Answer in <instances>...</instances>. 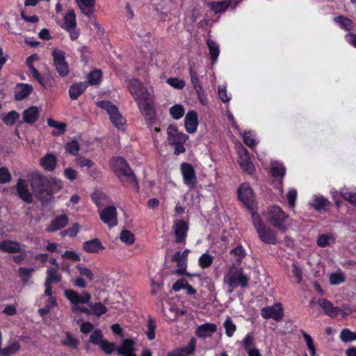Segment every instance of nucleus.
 <instances>
[{"label":"nucleus","instance_id":"f257e3e1","mask_svg":"<svg viewBox=\"0 0 356 356\" xmlns=\"http://www.w3.org/2000/svg\"><path fill=\"white\" fill-rule=\"evenodd\" d=\"M127 87L140 111L144 114L150 115L152 112V99L147 88L136 79H129Z\"/></svg>","mask_w":356,"mask_h":356},{"label":"nucleus","instance_id":"f03ea898","mask_svg":"<svg viewBox=\"0 0 356 356\" xmlns=\"http://www.w3.org/2000/svg\"><path fill=\"white\" fill-rule=\"evenodd\" d=\"M111 166L115 174L122 182L137 186L136 177L123 158H113L111 160Z\"/></svg>","mask_w":356,"mask_h":356},{"label":"nucleus","instance_id":"7ed1b4c3","mask_svg":"<svg viewBox=\"0 0 356 356\" xmlns=\"http://www.w3.org/2000/svg\"><path fill=\"white\" fill-rule=\"evenodd\" d=\"M266 220L277 229L284 231L286 227L284 225L287 216L279 207H271L264 214Z\"/></svg>","mask_w":356,"mask_h":356},{"label":"nucleus","instance_id":"20e7f679","mask_svg":"<svg viewBox=\"0 0 356 356\" xmlns=\"http://www.w3.org/2000/svg\"><path fill=\"white\" fill-rule=\"evenodd\" d=\"M97 106L106 111L113 125L118 129L122 127L125 124V120L120 113L118 107L108 101H100Z\"/></svg>","mask_w":356,"mask_h":356},{"label":"nucleus","instance_id":"39448f33","mask_svg":"<svg viewBox=\"0 0 356 356\" xmlns=\"http://www.w3.org/2000/svg\"><path fill=\"white\" fill-rule=\"evenodd\" d=\"M249 278L241 270L230 272L224 278V282L228 286V292L232 293L238 286H248Z\"/></svg>","mask_w":356,"mask_h":356},{"label":"nucleus","instance_id":"423d86ee","mask_svg":"<svg viewBox=\"0 0 356 356\" xmlns=\"http://www.w3.org/2000/svg\"><path fill=\"white\" fill-rule=\"evenodd\" d=\"M317 305L322 308L325 315L331 318H335L340 314V307L334 306L331 301L325 298H320L318 300L312 298L310 300L309 307L312 309L314 312H315Z\"/></svg>","mask_w":356,"mask_h":356},{"label":"nucleus","instance_id":"0eeeda50","mask_svg":"<svg viewBox=\"0 0 356 356\" xmlns=\"http://www.w3.org/2000/svg\"><path fill=\"white\" fill-rule=\"evenodd\" d=\"M238 196L239 200L248 208L249 211H252L255 206L254 195L250 186L243 183L238 188Z\"/></svg>","mask_w":356,"mask_h":356},{"label":"nucleus","instance_id":"6e6552de","mask_svg":"<svg viewBox=\"0 0 356 356\" xmlns=\"http://www.w3.org/2000/svg\"><path fill=\"white\" fill-rule=\"evenodd\" d=\"M183 181L189 188H194L197 184V177L194 168L188 163H183L180 166Z\"/></svg>","mask_w":356,"mask_h":356},{"label":"nucleus","instance_id":"1a4fd4ad","mask_svg":"<svg viewBox=\"0 0 356 356\" xmlns=\"http://www.w3.org/2000/svg\"><path fill=\"white\" fill-rule=\"evenodd\" d=\"M65 298L72 304V305H78L79 304H89L91 300V296L87 291H83L78 293L72 289H66L64 291Z\"/></svg>","mask_w":356,"mask_h":356},{"label":"nucleus","instance_id":"9d476101","mask_svg":"<svg viewBox=\"0 0 356 356\" xmlns=\"http://www.w3.org/2000/svg\"><path fill=\"white\" fill-rule=\"evenodd\" d=\"M54 63L58 74L65 76L69 73V67L65 61V53L61 50L54 49L52 52Z\"/></svg>","mask_w":356,"mask_h":356},{"label":"nucleus","instance_id":"9b49d317","mask_svg":"<svg viewBox=\"0 0 356 356\" xmlns=\"http://www.w3.org/2000/svg\"><path fill=\"white\" fill-rule=\"evenodd\" d=\"M261 315L264 319L272 318L275 321H280L283 318V308L280 303H275L272 306L264 307Z\"/></svg>","mask_w":356,"mask_h":356},{"label":"nucleus","instance_id":"f8f14e48","mask_svg":"<svg viewBox=\"0 0 356 356\" xmlns=\"http://www.w3.org/2000/svg\"><path fill=\"white\" fill-rule=\"evenodd\" d=\"M99 218L110 228L118 225L117 210L114 206H110L104 209L99 213Z\"/></svg>","mask_w":356,"mask_h":356},{"label":"nucleus","instance_id":"ddd939ff","mask_svg":"<svg viewBox=\"0 0 356 356\" xmlns=\"http://www.w3.org/2000/svg\"><path fill=\"white\" fill-rule=\"evenodd\" d=\"M172 229L175 236V242L185 244L188 231V223L183 220H177L174 222Z\"/></svg>","mask_w":356,"mask_h":356},{"label":"nucleus","instance_id":"4468645a","mask_svg":"<svg viewBox=\"0 0 356 356\" xmlns=\"http://www.w3.org/2000/svg\"><path fill=\"white\" fill-rule=\"evenodd\" d=\"M238 154L239 156V164L241 168L248 174H252L254 171L253 164L250 160L248 152L243 146L240 145L238 148Z\"/></svg>","mask_w":356,"mask_h":356},{"label":"nucleus","instance_id":"2eb2a0df","mask_svg":"<svg viewBox=\"0 0 356 356\" xmlns=\"http://www.w3.org/2000/svg\"><path fill=\"white\" fill-rule=\"evenodd\" d=\"M167 133L168 141L170 145L184 143L188 138L186 134L179 132L178 129L173 126L168 127Z\"/></svg>","mask_w":356,"mask_h":356},{"label":"nucleus","instance_id":"dca6fc26","mask_svg":"<svg viewBox=\"0 0 356 356\" xmlns=\"http://www.w3.org/2000/svg\"><path fill=\"white\" fill-rule=\"evenodd\" d=\"M217 330V326L215 323H207L197 327L195 334L201 339L210 337Z\"/></svg>","mask_w":356,"mask_h":356},{"label":"nucleus","instance_id":"f3484780","mask_svg":"<svg viewBox=\"0 0 356 356\" xmlns=\"http://www.w3.org/2000/svg\"><path fill=\"white\" fill-rule=\"evenodd\" d=\"M17 191L19 197L27 203H31L33 200L32 195L29 191V184L25 179H19L17 181Z\"/></svg>","mask_w":356,"mask_h":356},{"label":"nucleus","instance_id":"a211bd4d","mask_svg":"<svg viewBox=\"0 0 356 356\" xmlns=\"http://www.w3.org/2000/svg\"><path fill=\"white\" fill-rule=\"evenodd\" d=\"M195 348V339H191L188 344L169 352L167 356H188L192 354Z\"/></svg>","mask_w":356,"mask_h":356},{"label":"nucleus","instance_id":"6ab92c4d","mask_svg":"<svg viewBox=\"0 0 356 356\" xmlns=\"http://www.w3.org/2000/svg\"><path fill=\"white\" fill-rule=\"evenodd\" d=\"M69 219L66 214L57 216L46 228L47 232H54L63 227L68 223Z\"/></svg>","mask_w":356,"mask_h":356},{"label":"nucleus","instance_id":"aec40b11","mask_svg":"<svg viewBox=\"0 0 356 356\" xmlns=\"http://www.w3.org/2000/svg\"><path fill=\"white\" fill-rule=\"evenodd\" d=\"M47 183V179L40 175L35 176L31 181V186L34 194L40 199L44 197L42 193L44 191V185Z\"/></svg>","mask_w":356,"mask_h":356},{"label":"nucleus","instance_id":"412c9836","mask_svg":"<svg viewBox=\"0 0 356 356\" xmlns=\"http://www.w3.org/2000/svg\"><path fill=\"white\" fill-rule=\"evenodd\" d=\"M257 232L264 243L268 244H276L277 243L275 233L269 227L264 226Z\"/></svg>","mask_w":356,"mask_h":356},{"label":"nucleus","instance_id":"4be33fe9","mask_svg":"<svg viewBox=\"0 0 356 356\" xmlns=\"http://www.w3.org/2000/svg\"><path fill=\"white\" fill-rule=\"evenodd\" d=\"M184 124L187 132L192 134L196 131L198 120L197 113L194 111L187 113L184 120Z\"/></svg>","mask_w":356,"mask_h":356},{"label":"nucleus","instance_id":"5701e85b","mask_svg":"<svg viewBox=\"0 0 356 356\" xmlns=\"http://www.w3.org/2000/svg\"><path fill=\"white\" fill-rule=\"evenodd\" d=\"M22 245L15 241L5 240L0 243V251L3 252H22Z\"/></svg>","mask_w":356,"mask_h":356},{"label":"nucleus","instance_id":"b1692460","mask_svg":"<svg viewBox=\"0 0 356 356\" xmlns=\"http://www.w3.org/2000/svg\"><path fill=\"white\" fill-rule=\"evenodd\" d=\"M40 163L44 170L53 171L57 163V159L52 153H47L40 159Z\"/></svg>","mask_w":356,"mask_h":356},{"label":"nucleus","instance_id":"393cba45","mask_svg":"<svg viewBox=\"0 0 356 356\" xmlns=\"http://www.w3.org/2000/svg\"><path fill=\"white\" fill-rule=\"evenodd\" d=\"M33 91V87L27 83H19L15 89V97L17 100H22L27 97Z\"/></svg>","mask_w":356,"mask_h":356},{"label":"nucleus","instance_id":"a878e982","mask_svg":"<svg viewBox=\"0 0 356 356\" xmlns=\"http://www.w3.org/2000/svg\"><path fill=\"white\" fill-rule=\"evenodd\" d=\"M84 250L88 253H97L104 250V247L98 238L86 241L83 244Z\"/></svg>","mask_w":356,"mask_h":356},{"label":"nucleus","instance_id":"bb28decb","mask_svg":"<svg viewBox=\"0 0 356 356\" xmlns=\"http://www.w3.org/2000/svg\"><path fill=\"white\" fill-rule=\"evenodd\" d=\"M118 354L123 356H136L134 353V342L131 339H125L122 346L117 348Z\"/></svg>","mask_w":356,"mask_h":356},{"label":"nucleus","instance_id":"cd10ccee","mask_svg":"<svg viewBox=\"0 0 356 356\" xmlns=\"http://www.w3.org/2000/svg\"><path fill=\"white\" fill-rule=\"evenodd\" d=\"M38 108L36 106H31L23 112L24 122L28 124H32L38 120Z\"/></svg>","mask_w":356,"mask_h":356},{"label":"nucleus","instance_id":"c85d7f7f","mask_svg":"<svg viewBox=\"0 0 356 356\" xmlns=\"http://www.w3.org/2000/svg\"><path fill=\"white\" fill-rule=\"evenodd\" d=\"M76 26V15L72 9L68 10L63 17V24L62 28L65 30L68 29H72Z\"/></svg>","mask_w":356,"mask_h":356},{"label":"nucleus","instance_id":"c756f323","mask_svg":"<svg viewBox=\"0 0 356 356\" xmlns=\"http://www.w3.org/2000/svg\"><path fill=\"white\" fill-rule=\"evenodd\" d=\"M20 343L16 341H9L5 348L0 347V355L3 356H8L19 352L20 350Z\"/></svg>","mask_w":356,"mask_h":356},{"label":"nucleus","instance_id":"7c9ffc66","mask_svg":"<svg viewBox=\"0 0 356 356\" xmlns=\"http://www.w3.org/2000/svg\"><path fill=\"white\" fill-rule=\"evenodd\" d=\"M88 83L81 82L72 86L69 90V95L72 99H76L87 88Z\"/></svg>","mask_w":356,"mask_h":356},{"label":"nucleus","instance_id":"2f4dec72","mask_svg":"<svg viewBox=\"0 0 356 356\" xmlns=\"http://www.w3.org/2000/svg\"><path fill=\"white\" fill-rule=\"evenodd\" d=\"M47 124L50 127H54L55 130L52 131V135L58 136L63 134L66 131V124L64 122H57L52 118L47 119Z\"/></svg>","mask_w":356,"mask_h":356},{"label":"nucleus","instance_id":"473e14b6","mask_svg":"<svg viewBox=\"0 0 356 356\" xmlns=\"http://www.w3.org/2000/svg\"><path fill=\"white\" fill-rule=\"evenodd\" d=\"M208 5L215 13H220L224 12L231 5V0L212 1L209 3Z\"/></svg>","mask_w":356,"mask_h":356},{"label":"nucleus","instance_id":"72a5a7b5","mask_svg":"<svg viewBox=\"0 0 356 356\" xmlns=\"http://www.w3.org/2000/svg\"><path fill=\"white\" fill-rule=\"evenodd\" d=\"M62 275L58 273V268L49 267L47 270L45 282L49 283L60 282Z\"/></svg>","mask_w":356,"mask_h":356},{"label":"nucleus","instance_id":"f704fd0d","mask_svg":"<svg viewBox=\"0 0 356 356\" xmlns=\"http://www.w3.org/2000/svg\"><path fill=\"white\" fill-rule=\"evenodd\" d=\"M207 44L209 50V54L211 56L212 64H214L216 63L220 54L219 45L215 41L211 39L207 40Z\"/></svg>","mask_w":356,"mask_h":356},{"label":"nucleus","instance_id":"c9c22d12","mask_svg":"<svg viewBox=\"0 0 356 356\" xmlns=\"http://www.w3.org/2000/svg\"><path fill=\"white\" fill-rule=\"evenodd\" d=\"M334 21L346 31H350L353 29V21L346 17L339 15L334 17Z\"/></svg>","mask_w":356,"mask_h":356},{"label":"nucleus","instance_id":"e433bc0d","mask_svg":"<svg viewBox=\"0 0 356 356\" xmlns=\"http://www.w3.org/2000/svg\"><path fill=\"white\" fill-rule=\"evenodd\" d=\"M213 261V257L207 252L203 253L198 259V264L202 268H209Z\"/></svg>","mask_w":356,"mask_h":356},{"label":"nucleus","instance_id":"4c0bfd02","mask_svg":"<svg viewBox=\"0 0 356 356\" xmlns=\"http://www.w3.org/2000/svg\"><path fill=\"white\" fill-rule=\"evenodd\" d=\"M189 74L191 76V81L194 90H195V92H200V91L202 90V88H203V87L197 77V74L196 71L192 66L189 67Z\"/></svg>","mask_w":356,"mask_h":356},{"label":"nucleus","instance_id":"58836bf2","mask_svg":"<svg viewBox=\"0 0 356 356\" xmlns=\"http://www.w3.org/2000/svg\"><path fill=\"white\" fill-rule=\"evenodd\" d=\"M180 252H177L172 257V260L177 263V273L184 275L186 270L187 261L179 259Z\"/></svg>","mask_w":356,"mask_h":356},{"label":"nucleus","instance_id":"ea45409f","mask_svg":"<svg viewBox=\"0 0 356 356\" xmlns=\"http://www.w3.org/2000/svg\"><path fill=\"white\" fill-rule=\"evenodd\" d=\"M335 238L332 234H322L317 239V244L322 248L328 246L334 243Z\"/></svg>","mask_w":356,"mask_h":356},{"label":"nucleus","instance_id":"a19ab883","mask_svg":"<svg viewBox=\"0 0 356 356\" xmlns=\"http://www.w3.org/2000/svg\"><path fill=\"white\" fill-rule=\"evenodd\" d=\"M339 338L341 341L345 343L356 341V332L349 329H343L340 332Z\"/></svg>","mask_w":356,"mask_h":356},{"label":"nucleus","instance_id":"79ce46f5","mask_svg":"<svg viewBox=\"0 0 356 356\" xmlns=\"http://www.w3.org/2000/svg\"><path fill=\"white\" fill-rule=\"evenodd\" d=\"M34 271L35 269L33 268H19L18 273L22 282L24 284L27 283Z\"/></svg>","mask_w":356,"mask_h":356},{"label":"nucleus","instance_id":"37998d69","mask_svg":"<svg viewBox=\"0 0 356 356\" xmlns=\"http://www.w3.org/2000/svg\"><path fill=\"white\" fill-rule=\"evenodd\" d=\"M89 305L91 308L92 314L97 316H100L107 312V308L102 302L92 304L90 302Z\"/></svg>","mask_w":356,"mask_h":356},{"label":"nucleus","instance_id":"c03bdc74","mask_svg":"<svg viewBox=\"0 0 356 356\" xmlns=\"http://www.w3.org/2000/svg\"><path fill=\"white\" fill-rule=\"evenodd\" d=\"M223 327L225 328V334L228 337H232L236 330V325L229 317L223 323Z\"/></svg>","mask_w":356,"mask_h":356},{"label":"nucleus","instance_id":"a18cd8bd","mask_svg":"<svg viewBox=\"0 0 356 356\" xmlns=\"http://www.w3.org/2000/svg\"><path fill=\"white\" fill-rule=\"evenodd\" d=\"M271 171L274 177L282 178L285 174V168L283 165L276 161L271 163Z\"/></svg>","mask_w":356,"mask_h":356},{"label":"nucleus","instance_id":"49530a36","mask_svg":"<svg viewBox=\"0 0 356 356\" xmlns=\"http://www.w3.org/2000/svg\"><path fill=\"white\" fill-rule=\"evenodd\" d=\"M328 201L321 195H315L310 204L315 209L320 210L327 204Z\"/></svg>","mask_w":356,"mask_h":356},{"label":"nucleus","instance_id":"de8ad7c7","mask_svg":"<svg viewBox=\"0 0 356 356\" xmlns=\"http://www.w3.org/2000/svg\"><path fill=\"white\" fill-rule=\"evenodd\" d=\"M230 254L234 256V257L235 258V260L237 262L241 263L243 259L245 257L246 252H245V249L241 245H238L234 249H232L230 251Z\"/></svg>","mask_w":356,"mask_h":356},{"label":"nucleus","instance_id":"09e8293b","mask_svg":"<svg viewBox=\"0 0 356 356\" xmlns=\"http://www.w3.org/2000/svg\"><path fill=\"white\" fill-rule=\"evenodd\" d=\"M75 164L76 166L81 168H87L88 170L95 166L94 162H92L90 159L83 156L76 157L75 159Z\"/></svg>","mask_w":356,"mask_h":356},{"label":"nucleus","instance_id":"8fccbe9b","mask_svg":"<svg viewBox=\"0 0 356 356\" xmlns=\"http://www.w3.org/2000/svg\"><path fill=\"white\" fill-rule=\"evenodd\" d=\"M185 113V110L182 105L176 104L172 106L170 109V113L172 117L175 120H179L181 118Z\"/></svg>","mask_w":356,"mask_h":356},{"label":"nucleus","instance_id":"3c124183","mask_svg":"<svg viewBox=\"0 0 356 356\" xmlns=\"http://www.w3.org/2000/svg\"><path fill=\"white\" fill-rule=\"evenodd\" d=\"M61 343L65 346H67L72 349H75L78 346L79 341L71 334L66 333V337L64 339L62 340Z\"/></svg>","mask_w":356,"mask_h":356},{"label":"nucleus","instance_id":"603ef678","mask_svg":"<svg viewBox=\"0 0 356 356\" xmlns=\"http://www.w3.org/2000/svg\"><path fill=\"white\" fill-rule=\"evenodd\" d=\"M76 268L78 270L81 276L86 277L89 281L93 280L94 273L90 268L81 264L77 265Z\"/></svg>","mask_w":356,"mask_h":356},{"label":"nucleus","instance_id":"864d4df0","mask_svg":"<svg viewBox=\"0 0 356 356\" xmlns=\"http://www.w3.org/2000/svg\"><path fill=\"white\" fill-rule=\"evenodd\" d=\"M329 280L331 284L337 285L343 283L346 280V277L342 272H337L330 275Z\"/></svg>","mask_w":356,"mask_h":356},{"label":"nucleus","instance_id":"5fc2aeb1","mask_svg":"<svg viewBox=\"0 0 356 356\" xmlns=\"http://www.w3.org/2000/svg\"><path fill=\"white\" fill-rule=\"evenodd\" d=\"M302 337L305 341V343L307 344V348L311 353L312 356H315L316 355V348L314 344L313 339L312 337L306 333L305 331H301Z\"/></svg>","mask_w":356,"mask_h":356},{"label":"nucleus","instance_id":"6e6d98bb","mask_svg":"<svg viewBox=\"0 0 356 356\" xmlns=\"http://www.w3.org/2000/svg\"><path fill=\"white\" fill-rule=\"evenodd\" d=\"M102 79L101 70H95L90 72L88 76V81L90 85H96L99 83Z\"/></svg>","mask_w":356,"mask_h":356},{"label":"nucleus","instance_id":"4d7b16f0","mask_svg":"<svg viewBox=\"0 0 356 356\" xmlns=\"http://www.w3.org/2000/svg\"><path fill=\"white\" fill-rule=\"evenodd\" d=\"M167 83L175 89L181 90L184 88L186 83L183 79L178 78H168L166 81Z\"/></svg>","mask_w":356,"mask_h":356},{"label":"nucleus","instance_id":"13d9d810","mask_svg":"<svg viewBox=\"0 0 356 356\" xmlns=\"http://www.w3.org/2000/svg\"><path fill=\"white\" fill-rule=\"evenodd\" d=\"M341 195L343 198L348 201L351 204L356 206V192H351L347 190H341Z\"/></svg>","mask_w":356,"mask_h":356},{"label":"nucleus","instance_id":"bf43d9fd","mask_svg":"<svg viewBox=\"0 0 356 356\" xmlns=\"http://www.w3.org/2000/svg\"><path fill=\"white\" fill-rule=\"evenodd\" d=\"M19 118V115L15 111H10L3 118V122L7 125L13 124Z\"/></svg>","mask_w":356,"mask_h":356},{"label":"nucleus","instance_id":"052dcab7","mask_svg":"<svg viewBox=\"0 0 356 356\" xmlns=\"http://www.w3.org/2000/svg\"><path fill=\"white\" fill-rule=\"evenodd\" d=\"M103 341L102 333L99 330H95L90 337V341L95 345L99 346Z\"/></svg>","mask_w":356,"mask_h":356},{"label":"nucleus","instance_id":"680f3d73","mask_svg":"<svg viewBox=\"0 0 356 356\" xmlns=\"http://www.w3.org/2000/svg\"><path fill=\"white\" fill-rule=\"evenodd\" d=\"M243 141L248 146L250 147L255 146L257 144L254 138V134L252 131H247L244 133Z\"/></svg>","mask_w":356,"mask_h":356},{"label":"nucleus","instance_id":"e2e57ef3","mask_svg":"<svg viewBox=\"0 0 356 356\" xmlns=\"http://www.w3.org/2000/svg\"><path fill=\"white\" fill-rule=\"evenodd\" d=\"M65 149L67 152H69L71 154H77L79 151V143L74 140H72L71 142L67 143L65 146Z\"/></svg>","mask_w":356,"mask_h":356},{"label":"nucleus","instance_id":"0e129e2a","mask_svg":"<svg viewBox=\"0 0 356 356\" xmlns=\"http://www.w3.org/2000/svg\"><path fill=\"white\" fill-rule=\"evenodd\" d=\"M252 213V222L254 228L257 231L264 227L265 225L263 223L261 218L259 215H258L256 212L254 211V209L252 211H250Z\"/></svg>","mask_w":356,"mask_h":356},{"label":"nucleus","instance_id":"69168bd1","mask_svg":"<svg viewBox=\"0 0 356 356\" xmlns=\"http://www.w3.org/2000/svg\"><path fill=\"white\" fill-rule=\"evenodd\" d=\"M79 231V225L78 223H74L72 226L67 229L60 232V234L64 236H69L70 237H74L76 236Z\"/></svg>","mask_w":356,"mask_h":356},{"label":"nucleus","instance_id":"338daca9","mask_svg":"<svg viewBox=\"0 0 356 356\" xmlns=\"http://www.w3.org/2000/svg\"><path fill=\"white\" fill-rule=\"evenodd\" d=\"M120 239L125 243L131 244L134 242V235L128 230H124L120 234Z\"/></svg>","mask_w":356,"mask_h":356},{"label":"nucleus","instance_id":"774afa93","mask_svg":"<svg viewBox=\"0 0 356 356\" xmlns=\"http://www.w3.org/2000/svg\"><path fill=\"white\" fill-rule=\"evenodd\" d=\"M165 316L169 321H175L179 316V310L175 307L171 306L168 311L165 312Z\"/></svg>","mask_w":356,"mask_h":356}]
</instances>
